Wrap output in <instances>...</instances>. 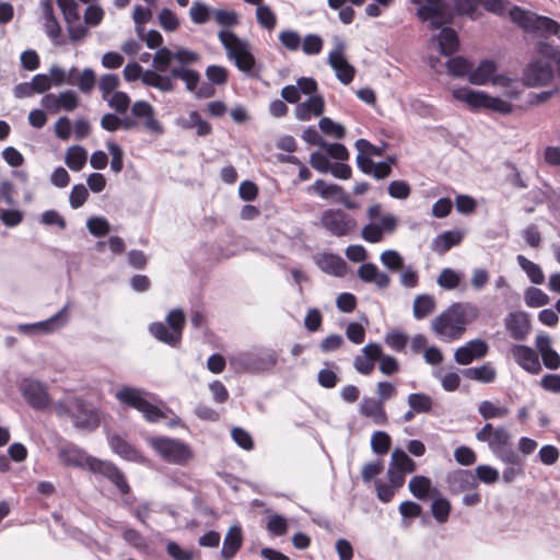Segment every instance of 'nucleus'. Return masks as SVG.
<instances>
[{"label":"nucleus","mask_w":560,"mask_h":560,"mask_svg":"<svg viewBox=\"0 0 560 560\" xmlns=\"http://www.w3.org/2000/svg\"><path fill=\"white\" fill-rule=\"evenodd\" d=\"M320 225L331 235L341 237L355 230L357 221L341 209H327L320 215Z\"/></svg>","instance_id":"obj_11"},{"label":"nucleus","mask_w":560,"mask_h":560,"mask_svg":"<svg viewBox=\"0 0 560 560\" xmlns=\"http://www.w3.org/2000/svg\"><path fill=\"white\" fill-rule=\"evenodd\" d=\"M431 513L438 523H446L448 521L451 513L450 501L444 497L438 494L433 495V500L431 503Z\"/></svg>","instance_id":"obj_41"},{"label":"nucleus","mask_w":560,"mask_h":560,"mask_svg":"<svg viewBox=\"0 0 560 560\" xmlns=\"http://www.w3.org/2000/svg\"><path fill=\"white\" fill-rule=\"evenodd\" d=\"M447 71L454 77L469 75L472 65L463 57H454L446 62Z\"/></svg>","instance_id":"obj_48"},{"label":"nucleus","mask_w":560,"mask_h":560,"mask_svg":"<svg viewBox=\"0 0 560 560\" xmlns=\"http://www.w3.org/2000/svg\"><path fill=\"white\" fill-rule=\"evenodd\" d=\"M343 50V40L336 38L335 48L328 55V63L334 69L337 79L348 85L354 78L355 69L346 59Z\"/></svg>","instance_id":"obj_12"},{"label":"nucleus","mask_w":560,"mask_h":560,"mask_svg":"<svg viewBox=\"0 0 560 560\" xmlns=\"http://www.w3.org/2000/svg\"><path fill=\"white\" fill-rule=\"evenodd\" d=\"M464 375L470 380L488 384L495 380L497 372L490 364H483L466 369Z\"/></svg>","instance_id":"obj_42"},{"label":"nucleus","mask_w":560,"mask_h":560,"mask_svg":"<svg viewBox=\"0 0 560 560\" xmlns=\"http://www.w3.org/2000/svg\"><path fill=\"white\" fill-rule=\"evenodd\" d=\"M218 37L226 51L228 59L233 61L241 72L246 75H253L256 59L252 54L249 43L228 30H221Z\"/></svg>","instance_id":"obj_5"},{"label":"nucleus","mask_w":560,"mask_h":560,"mask_svg":"<svg viewBox=\"0 0 560 560\" xmlns=\"http://www.w3.org/2000/svg\"><path fill=\"white\" fill-rule=\"evenodd\" d=\"M383 405L378 399L364 397L360 404V413L372 419L375 424L384 425L387 423V415Z\"/></svg>","instance_id":"obj_25"},{"label":"nucleus","mask_w":560,"mask_h":560,"mask_svg":"<svg viewBox=\"0 0 560 560\" xmlns=\"http://www.w3.org/2000/svg\"><path fill=\"white\" fill-rule=\"evenodd\" d=\"M384 267L390 271H398L404 267L402 256L395 249H386L380 255Z\"/></svg>","instance_id":"obj_50"},{"label":"nucleus","mask_w":560,"mask_h":560,"mask_svg":"<svg viewBox=\"0 0 560 560\" xmlns=\"http://www.w3.org/2000/svg\"><path fill=\"white\" fill-rule=\"evenodd\" d=\"M108 443L112 451L124 459L135 463H142L144 460L142 454L120 435H109Z\"/></svg>","instance_id":"obj_24"},{"label":"nucleus","mask_w":560,"mask_h":560,"mask_svg":"<svg viewBox=\"0 0 560 560\" xmlns=\"http://www.w3.org/2000/svg\"><path fill=\"white\" fill-rule=\"evenodd\" d=\"M476 439L479 442L488 443L492 454L511 444L510 432L504 427L493 428L489 422L476 433Z\"/></svg>","instance_id":"obj_15"},{"label":"nucleus","mask_w":560,"mask_h":560,"mask_svg":"<svg viewBox=\"0 0 560 560\" xmlns=\"http://www.w3.org/2000/svg\"><path fill=\"white\" fill-rule=\"evenodd\" d=\"M509 16L513 23L520 26L526 33H535L538 14L525 10L521 7L513 5L509 10Z\"/></svg>","instance_id":"obj_27"},{"label":"nucleus","mask_w":560,"mask_h":560,"mask_svg":"<svg viewBox=\"0 0 560 560\" xmlns=\"http://www.w3.org/2000/svg\"><path fill=\"white\" fill-rule=\"evenodd\" d=\"M213 16L223 28L233 27L240 23L238 14L234 10L214 9Z\"/></svg>","instance_id":"obj_57"},{"label":"nucleus","mask_w":560,"mask_h":560,"mask_svg":"<svg viewBox=\"0 0 560 560\" xmlns=\"http://www.w3.org/2000/svg\"><path fill=\"white\" fill-rule=\"evenodd\" d=\"M408 488L411 494L420 500L425 499L429 494L432 497L440 494L438 489L432 488L431 479L422 475L413 476L409 480Z\"/></svg>","instance_id":"obj_31"},{"label":"nucleus","mask_w":560,"mask_h":560,"mask_svg":"<svg viewBox=\"0 0 560 560\" xmlns=\"http://www.w3.org/2000/svg\"><path fill=\"white\" fill-rule=\"evenodd\" d=\"M488 350L489 347L485 340L479 338L472 339L455 350L454 360L460 365H467L474 360L486 357Z\"/></svg>","instance_id":"obj_18"},{"label":"nucleus","mask_w":560,"mask_h":560,"mask_svg":"<svg viewBox=\"0 0 560 560\" xmlns=\"http://www.w3.org/2000/svg\"><path fill=\"white\" fill-rule=\"evenodd\" d=\"M390 436L385 431H376L371 438V447L377 455H384L390 447Z\"/></svg>","instance_id":"obj_59"},{"label":"nucleus","mask_w":560,"mask_h":560,"mask_svg":"<svg viewBox=\"0 0 560 560\" xmlns=\"http://www.w3.org/2000/svg\"><path fill=\"white\" fill-rule=\"evenodd\" d=\"M319 129L326 135L336 139H343L346 130L342 125L335 122L329 117H322L318 122Z\"/></svg>","instance_id":"obj_52"},{"label":"nucleus","mask_w":560,"mask_h":560,"mask_svg":"<svg viewBox=\"0 0 560 560\" xmlns=\"http://www.w3.org/2000/svg\"><path fill=\"white\" fill-rule=\"evenodd\" d=\"M382 354V347L378 343H368L361 349V354L353 361L354 369L363 375H369L374 370V363Z\"/></svg>","instance_id":"obj_20"},{"label":"nucleus","mask_w":560,"mask_h":560,"mask_svg":"<svg viewBox=\"0 0 560 560\" xmlns=\"http://www.w3.org/2000/svg\"><path fill=\"white\" fill-rule=\"evenodd\" d=\"M400 270L399 283L401 287L406 289H413L419 285V272L415 267L411 265L404 266Z\"/></svg>","instance_id":"obj_63"},{"label":"nucleus","mask_w":560,"mask_h":560,"mask_svg":"<svg viewBox=\"0 0 560 560\" xmlns=\"http://www.w3.org/2000/svg\"><path fill=\"white\" fill-rule=\"evenodd\" d=\"M453 96L457 101L466 103L472 109L486 108L503 115L510 114L513 110L512 103L467 88L453 90Z\"/></svg>","instance_id":"obj_10"},{"label":"nucleus","mask_w":560,"mask_h":560,"mask_svg":"<svg viewBox=\"0 0 560 560\" xmlns=\"http://www.w3.org/2000/svg\"><path fill=\"white\" fill-rule=\"evenodd\" d=\"M150 334L161 342H164L171 347H176L180 339L173 337V332L164 323L154 322L149 326Z\"/></svg>","instance_id":"obj_38"},{"label":"nucleus","mask_w":560,"mask_h":560,"mask_svg":"<svg viewBox=\"0 0 560 560\" xmlns=\"http://www.w3.org/2000/svg\"><path fill=\"white\" fill-rule=\"evenodd\" d=\"M417 5L416 15L421 22L428 23L432 31L451 25L454 20L453 7L447 0H410Z\"/></svg>","instance_id":"obj_7"},{"label":"nucleus","mask_w":560,"mask_h":560,"mask_svg":"<svg viewBox=\"0 0 560 560\" xmlns=\"http://www.w3.org/2000/svg\"><path fill=\"white\" fill-rule=\"evenodd\" d=\"M213 10L202 2H194L189 9L190 20L195 24H205L209 21Z\"/></svg>","instance_id":"obj_55"},{"label":"nucleus","mask_w":560,"mask_h":560,"mask_svg":"<svg viewBox=\"0 0 560 560\" xmlns=\"http://www.w3.org/2000/svg\"><path fill=\"white\" fill-rule=\"evenodd\" d=\"M463 279V273L452 268H444L436 279L439 287L445 290L456 289Z\"/></svg>","instance_id":"obj_45"},{"label":"nucleus","mask_w":560,"mask_h":560,"mask_svg":"<svg viewBox=\"0 0 560 560\" xmlns=\"http://www.w3.org/2000/svg\"><path fill=\"white\" fill-rule=\"evenodd\" d=\"M278 363V353L271 348L256 347L237 351L229 357L235 373L261 374L272 371Z\"/></svg>","instance_id":"obj_3"},{"label":"nucleus","mask_w":560,"mask_h":560,"mask_svg":"<svg viewBox=\"0 0 560 560\" xmlns=\"http://www.w3.org/2000/svg\"><path fill=\"white\" fill-rule=\"evenodd\" d=\"M388 467H393L396 470L406 474H411L417 469V464L412 458L408 456V454L404 450L396 447L392 452Z\"/></svg>","instance_id":"obj_35"},{"label":"nucleus","mask_w":560,"mask_h":560,"mask_svg":"<svg viewBox=\"0 0 560 560\" xmlns=\"http://www.w3.org/2000/svg\"><path fill=\"white\" fill-rule=\"evenodd\" d=\"M69 305L66 304L59 312L49 318L35 323L37 331L40 334H51L67 325L69 320Z\"/></svg>","instance_id":"obj_30"},{"label":"nucleus","mask_w":560,"mask_h":560,"mask_svg":"<svg viewBox=\"0 0 560 560\" xmlns=\"http://www.w3.org/2000/svg\"><path fill=\"white\" fill-rule=\"evenodd\" d=\"M408 406L417 413H429L433 407L432 398L424 393H412L407 398Z\"/></svg>","instance_id":"obj_43"},{"label":"nucleus","mask_w":560,"mask_h":560,"mask_svg":"<svg viewBox=\"0 0 560 560\" xmlns=\"http://www.w3.org/2000/svg\"><path fill=\"white\" fill-rule=\"evenodd\" d=\"M497 65L492 60H482L475 70H470L468 80L472 84H487L493 77Z\"/></svg>","instance_id":"obj_32"},{"label":"nucleus","mask_w":560,"mask_h":560,"mask_svg":"<svg viewBox=\"0 0 560 560\" xmlns=\"http://www.w3.org/2000/svg\"><path fill=\"white\" fill-rule=\"evenodd\" d=\"M120 85V80L117 74L106 73L100 78L98 89L102 93L103 100H108L115 90Z\"/></svg>","instance_id":"obj_49"},{"label":"nucleus","mask_w":560,"mask_h":560,"mask_svg":"<svg viewBox=\"0 0 560 560\" xmlns=\"http://www.w3.org/2000/svg\"><path fill=\"white\" fill-rule=\"evenodd\" d=\"M316 262L324 272L336 277L345 276L347 270L346 261L335 254H323L317 257Z\"/></svg>","instance_id":"obj_29"},{"label":"nucleus","mask_w":560,"mask_h":560,"mask_svg":"<svg viewBox=\"0 0 560 560\" xmlns=\"http://www.w3.org/2000/svg\"><path fill=\"white\" fill-rule=\"evenodd\" d=\"M511 354L514 361L524 371L532 375H538L541 372V363L538 353L528 346L514 345L511 348Z\"/></svg>","instance_id":"obj_17"},{"label":"nucleus","mask_w":560,"mask_h":560,"mask_svg":"<svg viewBox=\"0 0 560 560\" xmlns=\"http://www.w3.org/2000/svg\"><path fill=\"white\" fill-rule=\"evenodd\" d=\"M435 299L430 294H419L413 300L412 314L418 320L425 318L435 310Z\"/></svg>","instance_id":"obj_36"},{"label":"nucleus","mask_w":560,"mask_h":560,"mask_svg":"<svg viewBox=\"0 0 560 560\" xmlns=\"http://www.w3.org/2000/svg\"><path fill=\"white\" fill-rule=\"evenodd\" d=\"M535 347L541 357L545 368L557 370L560 368V354L552 348L551 338L547 334H539L535 339Z\"/></svg>","instance_id":"obj_22"},{"label":"nucleus","mask_w":560,"mask_h":560,"mask_svg":"<svg viewBox=\"0 0 560 560\" xmlns=\"http://www.w3.org/2000/svg\"><path fill=\"white\" fill-rule=\"evenodd\" d=\"M131 115L136 118L143 119V126L152 133L160 135L163 132V127L154 116L153 106L145 101H137L131 106Z\"/></svg>","instance_id":"obj_21"},{"label":"nucleus","mask_w":560,"mask_h":560,"mask_svg":"<svg viewBox=\"0 0 560 560\" xmlns=\"http://www.w3.org/2000/svg\"><path fill=\"white\" fill-rule=\"evenodd\" d=\"M60 8L66 23H75L79 21V7L74 0H56Z\"/></svg>","instance_id":"obj_61"},{"label":"nucleus","mask_w":560,"mask_h":560,"mask_svg":"<svg viewBox=\"0 0 560 560\" xmlns=\"http://www.w3.org/2000/svg\"><path fill=\"white\" fill-rule=\"evenodd\" d=\"M311 189L324 199L335 197L342 191L340 186L336 184H328L323 179L315 180Z\"/></svg>","instance_id":"obj_64"},{"label":"nucleus","mask_w":560,"mask_h":560,"mask_svg":"<svg viewBox=\"0 0 560 560\" xmlns=\"http://www.w3.org/2000/svg\"><path fill=\"white\" fill-rule=\"evenodd\" d=\"M479 310L471 303H453L431 323V329L443 341L459 339L466 330L467 324L475 320Z\"/></svg>","instance_id":"obj_2"},{"label":"nucleus","mask_w":560,"mask_h":560,"mask_svg":"<svg viewBox=\"0 0 560 560\" xmlns=\"http://www.w3.org/2000/svg\"><path fill=\"white\" fill-rule=\"evenodd\" d=\"M109 107L115 109L119 114H125L127 109L130 106V97L127 93L116 91L110 96H108V100H105Z\"/></svg>","instance_id":"obj_62"},{"label":"nucleus","mask_w":560,"mask_h":560,"mask_svg":"<svg viewBox=\"0 0 560 560\" xmlns=\"http://www.w3.org/2000/svg\"><path fill=\"white\" fill-rule=\"evenodd\" d=\"M278 38L280 44L290 51H296L302 44L300 34L293 30L281 31Z\"/></svg>","instance_id":"obj_58"},{"label":"nucleus","mask_w":560,"mask_h":560,"mask_svg":"<svg viewBox=\"0 0 560 560\" xmlns=\"http://www.w3.org/2000/svg\"><path fill=\"white\" fill-rule=\"evenodd\" d=\"M441 30L436 36L432 37V42H436L439 50L445 56H450L458 49L459 42L457 33L450 27V25H443L439 27Z\"/></svg>","instance_id":"obj_26"},{"label":"nucleus","mask_w":560,"mask_h":560,"mask_svg":"<svg viewBox=\"0 0 560 560\" xmlns=\"http://www.w3.org/2000/svg\"><path fill=\"white\" fill-rule=\"evenodd\" d=\"M148 443L163 460L170 464L185 465L192 458L190 446L178 439L153 436L148 440Z\"/></svg>","instance_id":"obj_9"},{"label":"nucleus","mask_w":560,"mask_h":560,"mask_svg":"<svg viewBox=\"0 0 560 560\" xmlns=\"http://www.w3.org/2000/svg\"><path fill=\"white\" fill-rule=\"evenodd\" d=\"M325 102L322 95L308 96L295 107V117L301 121H307L312 117H318L324 113Z\"/></svg>","instance_id":"obj_23"},{"label":"nucleus","mask_w":560,"mask_h":560,"mask_svg":"<svg viewBox=\"0 0 560 560\" xmlns=\"http://www.w3.org/2000/svg\"><path fill=\"white\" fill-rule=\"evenodd\" d=\"M115 397L119 402L140 411L143 418L151 423L167 418L166 412H171L170 409L164 411L156 406L159 399L154 394L139 387L122 386L116 392Z\"/></svg>","instance_id":"obj_4"},{"label":"nucleus","mask_w":560,"mask_h":560,"mask_svg":"<svg viewBox=\"0 0 560 560\" xmlns=\"http://www.w3.org/2000/svg\"><path fill=\"white\" fill-rule=\"evenodd\" d=\"M40 104L52 114L60 110L72 112L79 106V96L73 90H67L58 94L47 93L42 97Z\"/></svg>","instance_id":"obj_13"},{"label":"nucleus","mask_w":560,"mask_h":560,"mask_svg":"<svg viewBox=\"0 0 560 560\" xmlns=\"http://www.w3.org/2000/svg\"><path fill=\"white\" fill-rule=\"evenodd\" d=\"M20 390L26 402L34 409H44L49 402V396L44 383L24 378L20 385Z\"/></svg>","instance_id":"obj_14"},{"label":"nucleus","mask_w":560,"mask_h":560,"mask_svg":"<svg viewBox=\"0 0 560 560\" xmlns=\"http://www.w3.org/2000/svg\"><path fill=\"white\" fill-rule=\"evenodd\" d=\"M524 301L528 307L536 308L549 304L550 298L541 289L528 287L524 291Z\"/></svg>","instance_id":"obj_44"},{"label":"nucleus","mask_w":560,"mask_h":560,"mask_svg":"<svg viewBox=\"0 0 560 560\" xmlns=\"http://www.w3.org/2000/svg\"><path fill=\"white\" fill-rule=\"evenodd\" d=\"M478 412L485 420L505 418L510 410L505 406L497 405L490 400H482L478 406Z\"/></svg>","instance_id":"obj_39"},{"label":"nucleus","mask_w":560,"mask_h":560,"mask_svg":"<svg viewBox=\"0 0 560 560\" xmlns=\"http://www.w3.org/2000/svg\"><path fill=\"white\" fill-rule=\"evenodd\" d=\"M504 326L510 337L516 341H524L530 332V322L525 312L509 313L504 318Z\"/></svg>","instance_id":"obj_19"},{"label":"nucleus","mask_w":560,"mask_h":560,"mask_svg":"<svg viewBox=\"0 0 560 560\" xmlns=\"http://www.w3.org/2000/svg\"><path fill=\"white\" fill-rule=\"evenodd\" d=\"M58 458L67 467L88 468L94 474L106 477L124 494L130 491L125 476L115 465L89 456L82 448L72 443H65L58 447Z\"/></svg>","instance_id":"obj_1"},{"label":"nucleus","mask_w":560,"mask_h":560,"mask_svg":"<svg viewBox=\"0 0 560 560\" xmlns=\"http://www.w3.org/2000/svg\"><path fill=\"white\" fill-rule=\"evenodd\" d=\"M173 332V337H178L182 339L183 328L185 325V315L182 310L175 308L172 310L166 315V323H164Z\"/></svg>","instance_id":"obj_47"},{"label":"nucleus","mask_w":560,"mask_h":560,"mask_svg":"<svg viewBox=\"0 0 560 560\" xmlns=\"http://www.w3.org/2000/svg\"><path fill=\"white\" fill-rule=\"evenodd\" d=\"M171 77L185 82L186 90L189 92H195L200 81L198 71L185 67H173L171 69Z\"/></svg>","instance_id":"obj_37"},{"label":"nucleus","mask_w":560,"mask_h":560,"mask_svg":"<svg viewBox=\"0 0 560 560\" xmlns=\"http://www.w3.org/2000/svg\"><path fill=\"white\" fill-rule=\"evenodd\" d=\"M89 232L96 237L105 236L110 231L109 222L103 217H91L86 221Z\"/></svg>","instance_id":"obj_56"},{"label":"nucleus","mask_w":560,"mask_h":560,"mask_svg":"<svg viewBox=\"0 0 560 560\" xmlns=\"http://www.w3.org/2000/svg\"><path fill=\"white\" fill-rule=\"evenodd\" d=\"M553 78L551 65L548 61L535 59L530 61L523 74L525 85L535 88L546 85Z\"/></svg>","instance_id":"obj_16"},{"label":"nucleus","mask_w":560,"mask_h":560,"mask_svg":"<svg viewBox=\"0 0 560 560\" xmlns=\"http://www.w3.org/2000/svg\"><path fill=\"white\" fill-rule=\"evenodd\" d=\"M56 411L59 416H71L74 425L83 430L91 431L100 425L97 410L78 398L58 401Z\"/></svg>","instance_id":"obj_8"},{"label":"nucleus","mask_w":560,"mask_h":560,"mask_svg":"<svg viewBox=\"0 0 560 560\" xmlns=\"http://www.w3.org/2000/svg\"><path fill=\"white\" fill-rule=\"evenodd\" d=\"M516 261H517V265L520 266V268L525 272L528 280L533 284L539 285L545 282L544 271L538 264L529 260L528 258H526L523 255H517Z\"/></svg>","instance_id":"obj_33"},{"label":"nucleus","mask_w":560,"mask_h":560,"mask_svg":"<svg viewBox=\"0 0 560 560\" xmlns=\"http://www.w3.org/2000/svg\"><path fill=\"white\" fill-rule=\"evenodd\" d=\"M172 60H174V51L167 47L159 48L153 56V65L155 70L159 72L167 71Z\"/></svg>","instance_id":"obj_54"},{"label":"nucleus","mask_w":560,"mask_h":560,"mask_svg":"<svg viewBox=\"0 0 560 560\" xmlns=\"http://www.w3.org/2000/svg\"><path fill=\"white\" fill-rule=\"evenodd\" d=\"M346 257L354 262H362L357 270L358 278L368 284H374L380 291L386 290L392 283L390 276L382 270L374 262H365L368 252L364 246L355 244L346 248Z\"/></svg>","instance_id":"obj_6"},{"label":"nucleus","mask_w":560,"mask_h":560,"mask_svg":"<svg viewBox=\"0 0 560 560\" xmlns=\"http://www.w3.org/2000/svg\"><path fill=\"white\" fill-rule=\"evenodd\" d=\"M288 521L284 516L272 514L268 517L266 528L272 536H283L288 532Z\"/></svg>","instance_id":"obj_60"},{"label":"nucleus","mask_w":560,"mask_h":560,"mask_svg":"<svg viewBox=\"0 0 560 560\" xmlns=\"http://www.w3.org/2000/svg\"><path fill=\"white\" fill-rule=\"evenodd\" d=\"M536 27L534 34L540 36L557 35L560 31V24L557 21L539 14Z\"/></svg>","instance_id":"obj_53"},{"label":"nucleus","mask_w":560,"mask_h":560,"mask_svg":"<svg viewBox=\"0 0 560 560\" xmlns=\"http://www.w3.org/2000/svg\"><path fill=\"white\" fill-rule=\"evenodd\" d=\"M257 23L265 30L271 31L277 25V15L269 5L262 4L256 8Z\"/></svg>","instance_id":"obj_46"},{"label":"nucleus","mask_w":560,"mask_h":560,"mask_svg":"<svg viewBox=\"0 0 560 560\" xmlns=\"http://www.w3.org/2000/svg\"><path fill=\"white\" fill-rule=\"evenodd\" d=\"M243 542L242 529L238 525H233L226 533L223 546L221 549V556L225 560L234 558L237 551L241 549Z\"/></svg>","instance_id":"obj_28"},{"label":"nucleus","mask_w":560,"mask_h":560,"mask_svg":"<svg viewBox=\"0 0 560 560\" xmlns=\"http://www.w3.org/2000/svg\"><path fill=\"white\" fill-rule=\"evenodd\" d=\"M462 241V233L458 231H446L438 235L433 243V248L440 253H446L453 246L459 244Z\"/></svg>","instance_id":"obj_40"},{"label":"nucleus","mask_w":560,"mask_h":560,"mask_svg":"<svg viewBox=\"0 0 560 560\" xmlns=\"http://www.w3.org/2000/svg\"><path fill=\"white\" fill-rule=\"evenodd\" d=\"M86 160L88 152L83 147L75 144L68 148L65 156V163L71 171H81L86 164Z\"/></svg>","instance_id":"obj_34"},{"label":"nucleus","mask_w":560,"mask_h":560,"mask_svg":"<svg viewBox=\"0 0 560 560\" xmlns=\"http://www.w3.org/2000/svg\"><path fill=\"white\" fill-rule=\"evenodd\" d=\"M324 46L323 38L317 34H307L302 39V51L307 56L318 55Z\"/></svg>","instance_id":"obj_51"}]
</instances>
